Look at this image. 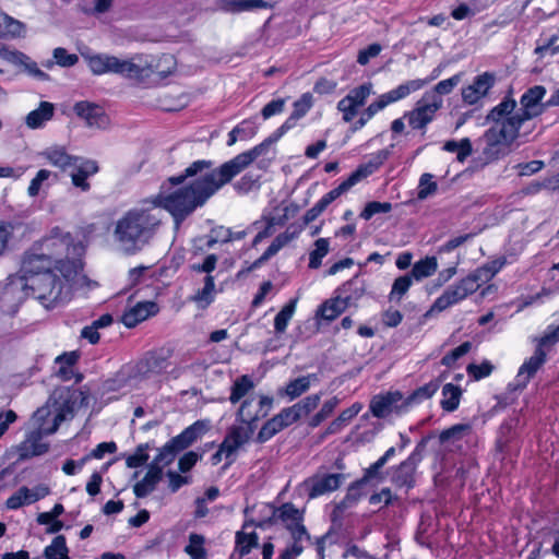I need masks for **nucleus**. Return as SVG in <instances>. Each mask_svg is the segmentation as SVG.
<instances>
[{
  "label": "nucleus",
  "mask_w": 559,
  "mask_h": 559,
  "mask_svg": "<svg viewBox=\"0 0 559 559\" xmlns=\"http://www.w3.org/2000/svg\"><path fill=\"white\" fill-rule=\"evenodd\" d=\"M204 538L198 534H191L189 537V544L186 546V552L192 559H204L205 549H204Z\"/></svg>",
  "instance_id": "nucleus-55"
},
{
  "label": "nucleus",
  "mask_w": 559,
  "mask_h": 559,
  "mask_svg": "<svg viewBox=\"0 0 559 559\" xmlns=\"http://www.w3.org/2000/svg\"><path fill=\"white\" fill-rule=\"evenodd\" d=\"M347 307L336 296L334 299L325 301L320 308L318 313L326 321H332L337 318Z\"/></svg>",
  "instance_id": "nucleus-50"
},
{
  "label": "nucleus",
  "mask_w": 559,
  "mask_h": 559,
  "mask_svg": "<svg viewBox=\"0 0 559 559\" xmlns=\"http://www.w3.org/2000/svg\"><path fill=\"white\" fill-rule=\"evenodd\" d=\"M495 78L492 74L485 72L477 75L473 83L462 90V99L467 105H475L484 98L488 91L492 87Z\"/></svg>",
  "instance_id": "nucleus-20"
},
{
  "label": "nucleus",
  "mask_w": 559,
  "mask_h": 559,
  "mask_svg": "<svg viewBox=\"0 0 559 559\" xmlns=\"http://www.w3.org/2000/svg\"><path fill=\"white\" fill-rule=\"evenodd\" d=\"M158 312V306L153 301L138 302L133 307L124 311L122 323L127 328H134L147 318Z\"/></svg>",
  "instance_id": "nucleus-27"
},
{
  "label": "nucleus",
  "mask_w": 559,
  "mask_h": 559,
  "mask_svg": "<svg viewBox=\"0 0 559 559\" xmlns=\"http://www.w3.org/2000/svg\"><path fill=\"white\" fill-rule=\"evenodd\" d=\"M312 381H318L316 373L296 378L289 381L286 384L284 391H280V393L287 395L289 400H295L309 390Z\"/></svg>",
  "instance_id": "nucleus-37"
},
{
  "label": "nucleus",
  "mask_w": 559,
  "mask_h": 559,
  "mask_svg": "<svg viewBox=\"0 0 559 559\" xmlns=\"http://www.w3.org/2000/svg\"><path fill=\"white\" fill-rule=\"evenodd\" d=\"M437 259L435 257H426L413 265L409 275L416 281H421L431 276L437 271Z\"/></svg>",
  "instance_id": "nucleus-40"
},
{
  "label": "nucleus",
  "mask_w": 559,
  "mask_h": 559,
  "mask_svg": "<svg viewBox=\"0 0 559 559\" xmlns=\"http://www.w3.org/2000/svg\"><path fill=\"white\" fill-rule=\"evenodd\" d=\"M392 210V204L390 202H379L371 201L368 202L360 213V217L369 221L373 215L380 213H389Z\"/></svg>",
  "instance_id": "nucleus-57"
},
{
  "label": "nucleus",
  "mask_w": 559,
  "mask_h": 559,
  "mask_svg": "<svg viewBox=\"0 0 559 559\" xmlns=\"http://www.w3.org/2000/svg\"><path fill=\"white\" fill-rule=\"evenodd\" d=\"M46 432L28 428L25 439L16 447L20 460H27L48 452L49 443L43 441Z\"/></svg>",
  "instance_id": "nucleus-17"
},
{
  "label": "nucleus",
  "mask_w": 559,
  "mask_h": 559,
  "mask_svg": "<svg viewBox=\"0 0 559 559\" xmlns=\"http://www.w3.org/2000/svg\"><path fill=\"white\" fill-rule=\"evenodd\" d=\"M277 142L276 139H274L273 135H270L267 139H265L262 143L254 146L252 150L247 152V166L262 157L260 160L261 164H264L265 162H269L271 159V147L272 145Z\"/></svg>",
  "instance_id": "nucleus-41"
},
{
  "label": "nucleus",
  "mask_w": 559,
  "mask_h": 559,
  "mask_svg": "<svg viewBox=\"0 0 559 559\" xmlns=\"http://www.w3.org/2000/svg\"><path fill=\"white\" fill-rule=\"evenodd\" d=\"M70 169H72L70 173L71 183L83 192H87L91 189L88 178L99 171L96 160L83 156H78Z\"/></svg>",
  "instance_id": "nucleus-16"
},
{
  "label": "nucleus",
  "mask_w": 559,
  "mask_h": 559,
  "mask_svg": "<svg viewBox=\"0 0 559 559\" xmlns=\"http://www.w3.org/2000/svg\"><path fill=\"white\" fill-rule=\"evenodd\" d=\"M302 231V226L290 225L287 229L277 235L272 243L267 247L260 260L265 261L275 255L282 248L288 245L292 240L296 239Z\"/></svg>",
  "instance_id": "nucleus-32"
},
{
  "label": "nucleus",
  "mask_w": 559,
  "mask_h": 559,
  "mask_svg": "<svg viewBox=\"0 0 559 559\" xmlns=\"http://www.w3.org/2000/svg\"><path fill=\"white\" fill-rule=\"evenodd\" d=\"M508 128H489L483 135L485 146L481 155L486 163L498 160L510 153V147L521 134H514L513 124L508 123Z\"/></svg>",
  "instance_id": "nucleus-4"
},
{
  "label": "nucleus",
  "mask_w": 559,
  "mask_h": 559,
  "mask_svg": "<svg viewBox=\"0 0 559 559\" xmlns=\"http://www.w3.org/2000/svg\"><path fill=\"white\" fill-rule=\"evenodd\" d=\"M152 75L157 74L160 79H164L173 73L176 67V60L171 55H162L160 57H155L152 55Z\"/></svg>",
  "instance_id": "nucleus-42"
},
{
  "label": "nucleus",
  "mask_w": 559,
  "mask_h": 559,
  "mask_svg": "<svg viewBox=\"0 0 559 559\" xmlns=\"http://www.w3.org/2000/svg\"><path fill=\"white\" fill-rule=\"evenodd\" d=\"M546 360V352L540 347H536L534 354L524 360L522 366L519 368L514 382L508 384V390L511 392L524 390L531 379L535 377L538 370L545 365Z\"/></svg>",
  "instance_id": "nucleus-12"
},
{
  "label": "nucleus",
  "mask_w": 559,
  "mask_h": 559,
  "mask_svg": "<svg viewBox=\"0 0 559 559\" xmlns=\"http://www.w3.org/2000/svg\"><path fill=\"white\" fill-rule=\"evenodd\" d=\"M471 430V425L468 424H456L452 427L443 430L439 435V440L441 443H444L449 440H460L463 436Z\"/></svg>",
  "instance_id": "nucleus-56"
},
{
  "label": "nucleus",
  "mask_w": 559,
  "mask_h": 559,
  "mask_svg": "<svg viewBox=\"0 0 559 559\" xmlns=\"http://www.w3.org/2000/svg\"><path fill=\"white\" fill-rule=\"evenodd\" d=\"M297 299L289 300L282 310L275 316L274 330L276 333H284L287 329L288 322L294 316L296 310Z\"/></svg>",
  "instance_id": "nucleus-45"
},
{
  "label": "nucleus",
  "mask_w": 559,
  "mask_h": 559,
  "mask_svg": "<svg viewBox=\"0 0 559 559\" xmlns=\"http://www.w3.org/2000/svg\"><path fill=\"white\" fill-rule=\"evenodd\" d=\"M330 242L326 238H319L314 242V249L309 253V267L318 269L322 259L329 253Z\"/></svg>",
  "instance_id": "nucleus-49"
},
{
  "label": "nucleus",
  "mask_w": 559,
  "mask_h": 559,
  "mask_svg": "<svg viewBox=\"0 0 559 559\" xmlns=\"http://www.w3.org/2000/svg\"><path fill=\"white\" fill-rule=\"evenodd\" d=\"M85 248L69 233L53 228L25 253L21 271L27 295L46 309L69 301L86 283L82 258Z\"/></svg>",
  "instance_id": "nucleus-1"
},
{
  "label": "nucleus",
  "mask_w": 559,
  "mask_h": 559,
  "mask_svg": "<svg viewBox=\"0 0 559 559\" xmlns=\"http://www.w3.org/2000/svg\"><path fill=\"white\" fill-rule=\"evenodd\" d=\"M73 109L74 112L91 128L104 130L110 124L109 117L98 105L88 102H79L74 105Z\"/></svg>",
  "instance_id": "nucleus-18"
},
{
  "label": "nucleus",
  "mask_w": 559,
  "mask_h": 559,
  "mask_svg": "<svg viewBox=\"0 0 559 559\" xmlns=\"http://www.w3.org/2000/svg\"><path fill=\"white\" fill-rule=\"evenodd\" d=\"M462 390L460 386L452 383H447L442 388L441 407L445 412H454L460 405Z\"/></svg>",
  "instance_id": "nucleus-38"
},
{
  "label": "nucleus",
  "mask_w": 559,
  "mask_h": 559,
  "mask_svg": "<svg viewBox=\"0 0 559 559\" xmlns=\"http://www.w3.org/2000/svg\"><path fill=\"white\" fill-rule=\"evenodd\" d=\"M342 479V474H324L307 479L304 485L308 491L309 498L313 499L336 490L341 486Z\"/></svg>",
  "instance_id": "nucleus-19"
},
{
  "label": "nucleus",
  "mask_w": 559,
  "mask_h": 559,
  "mask_svg": "<svg viewBox=\"0 0 559 559\" xmlns=\"http://www.w3.org/2000/svg\"><path fill=\"white\" fill-rule=\"evenodd\" d=\"M518 103L514 98L506 96L487 115L486 120L492 122L490 128H508L509 122L513 124L514 134H520L523 126L519 111H515Z\"/></svg>",
  "instance_id": "nucleus-8"
},
{
  "label": "nucleus",
  "mask_w": 559,
  "mask_h": 559,
  "mask_svg": "<svg viewBox=\"0 0 559 559\" xmlns=\"http://www.w3.org/2000/svg\"><path fill=\"white\" fill-rule=\"evenodd\" d=\"M38 156H40L47 164L60 169L61 171L70 169L78 157V155L70 154L63 145L59 144L46 147L38 153Z\"/></svg>",
  "instance_id": "nucleus-23"
},
{
  "label": "nucleus",
  "mask_w": 559,
  "mask_h": 559,
  "mask_svg": "<svg viewBox=\"0 0 559 559\" xmlns=\"http://www.w3.org/2000/svg\"><path fill=\"white\" fill-rule=\"evenodd\" d=\"M372 88V83L366 82L350 90L337 103V109L342 112L345 122H350L356 117L358 109L365 105L367 98L373 93Z\"/></svg>",
  "instance_id": "nucleus-10"
},
{
  "label": "nucleus",
  "mask_w": 559,
  "mask_h": 559,
  "mask_svg": "<svg viewBox=\"0 0 559 559\" xmlns=\"http://www.w3.org/2000/svg\"><path fill=\"white\" fill-rule=\"evenodd\" d=\"M338 299L348 308L357 306V302L366 293L365 281L358 276L344 283L337 290Z\"/></svg>",
  "instance_id": "nucleus-26"
},
{
  "label": "nucleus",
  "mask_w": 559,
  "mask_h": 559,
  "mask_svg": "<svg viewBox=\"0 0 559 559\" xmlns=\"http://www.w3.org/2000/svg\"><path fill=\"white\" fill-rule=\"evenodd\" d=\"M245 169V153L238 154L221 167L212 168L210 160H195L188 166L183 174L168 178L173 186L180 185L186 178L197 177L188 187H181L168 191L165 185L151 203L157 210L162 207L174 217L176 228L197 207L202 206L217 190L228 183L234 177Z\"/></svg>",
  "instance_id": "nucleus-2"
},
{
  "label": "nucleus",
  "mask_w": 559,
  "mask_h": 559,
  "mask_svg": "<svg viewBox=\"0 0 559 559\" xmlns=\"http://www.w3.org/2000/svg\"><path fill=\"white\" fill-rule=\"evenodd\" d=\"M412 284L413 278L409 274H405L395 278L389 295L390 301H401L403 296L408 292Z\"/></svg>",
  "instance_id": "nucleus-52"
},
{
  "label": "nucleus",
  "mask_w": 559,
  "mask_h": 559,
  "mask_svg": "<svg viewBox=\"0 0 559 559\" xmlns=\"http://www.w3.org/2000/svg\"><path fill=\"white\" fill-rule=\"evenodd\" d=\"M148 448L147 443L138 445L135 452L127 457V466L130 468H136L143 465L148 460Z\"/></svg>",
  "instance_id": "nucleus-61"
},
{
  "label": "nucleus",
  "mask_w": 559,
  "mask_h": 559,
  "mask_svg": "<svg viewBox=\"0 0 559 559\" xmlns=\"http://www.w3.org/2000/svg\"><path fill=\"white\" fill-rule=\"evenodd\" d=\"M209 421L198 420L174 437L171 444H176L177 449L182 451L201 438L209 430Z\"/></svg>",
  "instance_id": "nucleus-29"
},
{
  "label": "nucleus",
  "mask_w": 559,
  "mask_h": 559,
  "mask_svg": "<svg viewBox=\"0 0 559 559\" xmlns=\"http://www.w3.org/2000/svg\"><path fill=\"white\" fill-rule=\"evenodd\" d=\"M395 453L396 450L394 447L389 448L381 457H379L374 463H372L368 468H366L362 478L356 483V486H352L349 488L343 503L349 500H352L353 502L357 501L358 498L353 497V491L356 490L360 485L366 484L367 481L373 478L383 479V477L380 474V469L389 462V460H391L395 455Z\"/></svg>",
  "instance_id": "nucleus-25"
},
{
  "label": "nucleus",
  "mask_w": 559,
  "mask_h": 559,
  "mask_svg": "<svg viewBox=\"0 0 559 559\" xmlns=\"http://www.w3.org/2000/svg\"><path fill=\"white\" fill-rule=\"evenodd\" d=\"M472 348L471 342H464L453 350L444 355L441 359V364L447 367H452L462 356L466 355Z\"/></svg>",
  "instance_id": "nucleus-59"
},
{
  "label": "nucleus",
  "mask_w": 559,
  "mask_h": 559,
  "mask_svg": "<svg viewBox=\"0 0 559 559\" xmlns=\"http://www.w3.org/2000/svg\"><path fill=\"white\" fill-rule=\"evenodd\" d=\"M179 451L180 450L177 449L176 444H171L170 439L166 444H164L158 450V454L155 456L154 461L151 464H156L157 466H166L175 460V456Z\"/></svg>",
  "instance_id": "nucleus-54"
},
{
  "label": "nucleus",
  "mask_w": 559,
  "mask_h": 559,
  "mask_svg": "<svg viewBox=\"0 0 559 559\" xmlns=\"http://www.w3.org/2000/svg\"><path fill=\"white\" fill-rule=\"evenodd\" d=\"M281 428L284 429L300 419V414L297 412L295 405L283 408L277 415L274 416Z\"/></svg>",
  "instance_id": "nucleus-64"
},
{
  "label": "nucleus",
  "mask_w": 559,
  "mask_h": 559,
  "mask_svg": "<svg viewBox=\"0 0 559 559\" xmlns=\"http://www.w3.org/2000/svg\"><path fill=\"white\" fill-rule=\"evenodd\" d=\"M25 24L0 10V38H16L24 36Z\"/></svg>",
  "instance_id": "nucleus-36"
},
{
  "label": "nucleus",
  "mask_w": 559,
  "mask_h": 559,
  "mask_svg": "<svg viewBox=\"0 0 559 559\" xmlns=\"http://www.w3.org/2000/svg\"><path fill=\"white\" fill-rule=\"evenodd\" d=\"M55 114V106L49 102H40L39 106L28 112L25 123L29 129L43 128L47 121L51 120Z\"/></svg>",
  "instance_id": "nucleus-33"
},
{
  "label": "nucleus",
  "mask_w": 559,
  "mask_h": 559,
  "mask_svg": "<svg viewBox=\"0 0 559 559\" xmlns=\"http://www.w3.org/2000/svg\"><path fill=\"white\" fill-rule=\"evenodd\" d=\"M389 157L388 150H380L370 155L366 163L360 164L355 171L349 175L352 181L356 185L362 179L376 173Z\"/></svg>",
  "instance_id": "nucleus-28"
},
{
  "label": "nucleus",
  "mask_w": 559,
  "mask_h": 559,
  "mask_svg": "<svg viewBox=\"0 0 559 559\" xmlns=\"http://www.w3.org/2000/svg\"><path fill=\"white\" fill-rule=\"evenodd\" d=\"M216 289L214 277L212 275H206L204 277L203 288L195 293V295L192 297V300L198 305L199 308L204 309L214 301Z\"/></svg>",
  "instance_id": "nucleus-39"
},
{
  "label": "nucleus",
  "mask_w": 559,
  "mask_h": 559,
  "mask_svg": "<svg viewBox=\"0 0 559 559\" xmlns=\"http://www.w3.org/2000/svg\"><path fill=\"white\" fill-rule=\"evenodd\" d=\"M281 430L283 429L281 428V425L277 423V419L275 417H272L261 427L257 436V440L260 443L266 442Z\"/></svg>",
  "instance_id": "nucleus-60"
},
{
  "label": "nucleus",
  "mask_w": 559,
  "mask_h": 559,
  "mask_svg": "<svg viewBox=\"0 0 559 559\" xmlns=\"http://www.w3.org/2000/svg\"><path fill=\"white\" fill-rule=\"evenodd\" d=\"M443 150L450 153H456V159L459 162H464L473 151L472 143L467 138H464L461 141H447L443 145Z\"/></svg>",
  "instance_id": "nucleus-44"
},
{
  "label": "nucleus",
  "mask_w": 559,
  "mask_h": 559,
  "mask_svg": "<svg viewBox=\"0 0 559 559\" xmlns=\"http://www.w3.org/2000/svg\"><path fill=\"white\" fill-rule=\"evenodd\" d=\"M52 55L55 63L62 68L73 67L79 61V57L75 53H69L62 47L55 48Z\"/></svg>",
  "instance_id": "nucleus-63"
},
{
  "label": "nucleus",
  "mask_w": 559,
  "mask_h": 559,
  "mask_svg": "<svg viewBox=\"0 0 559 559\" xmlns=\"http://www.w3.org/2000/svg\"><path fill=\"white\" fill-rule=\"evenodd\" d=\"M52 176L56 177V175L51 170L46 168L39 169L29 182V186L27 188L28 197L36 198L45 187H48L47 181Z\"/></svg>",
  "instance_id": "nucleus-47"
},
{
  "label": "nucleus",
  "mask_w": 559,
  "mask_h": 559,
  "mask_svg": "<svg viewBox=\"0 0 559 559\" xmlns=\"http://www.w3.org/2000/svg\"><path fill=\"white\" fill-rule=\"evenodd\" d=\"M463 73H456L453 76L442 80L436 84L432 91L426 92L424 96L436 95L441 98L442 95L450 94L462 81Z\"/></svg>",
  "instance_id": "nucleus-51"
},
{
  "label": "nucleus",
  "mask_w": 559,
  "mask_h": 559,
  "mask_svg": "<svg viewBox=\"0 0 559 559\" xmlns=\"http://www.w3.org/2000/svg\"><path fill=\"white\" fill-rule=\"evenodd\" d=\"M62 420L63 416L60 413H52L48 406H43L32 416L28 428L52 435Z\"/></svg>",
  "instance_id": "nucleus-22"
},
{
  "label": "nucleus",
  "mask_w": 559,
  "mask_h": 559,
  "mask_svg": "<svg viewBox=\"0 0 559 559\" xmlns=\"http://www.w3.org/2000/svg\"><path fill=\"white\" fill-rule=\"evenodd\" d=\"M79 360V354L76 352H67L62 355H59L55 359V374L61 381H71L74 383H79L82 381L83 377L81 373L75 371V365Z\"/></svg>",
  "instance_id": "nucleus-24"
},
{
  "label": "nucleus",
  "mask_w": 559,
  "mask_h": 559,
  "mask_svg": "<svg viewBox=\"0 0 559 559\" xmlns=\"http://www.w3.org/2000/svg\"><path fill=\"white\" fill-rule=\"evenodd\" d=\"M95 75L119 74L120 58L108 53H82Z\"/></svg>",
  "instance_id": "nucleus-21"
},
{
  "label": "nucleus",
  "mask_w": 559,
  "mask_h": 559,
  "mask_svg": "<svg viewBox=\"0 0 559 559\" xmlns=\"http://www.w3.org/2000/svg\"><path fill=\"white\" fill-rule=\"evenodd\" d=\"M341 400L336 396L331 397L330 400H326L320 411L314 414L310 420H309V427L316 428L318 427L323 420H325L328 417H330L335 408L338 406Z\"/></svg>",
  "instance_id": "nucleus-48"
},
{
  "label": "nucleus",
  "mask_w": 559,
  "mask_h": 559,
  "mask_svg": "<svg viewBox=\"0 0 559 559\" xmlns=\"http://www.w3.org/2000/svg\"><path fill=\"white\" fill-rule=\"evenodd\" d=\"M275 521L281 522L286 530H289L304 522V511L296 508L293 503L286 502L273 511Z\"/></svg>",
  "instance_id": "nucleus-31"
},
{
  "label": "nucleus",
  "mask_w": 559,
  "mask_h": 559,
  "mask_svg": "<svg viewBox=\"0 0 559 559\" xmlns=\"http://www.w3.org/2000/svg\"><path fill=\"white\" fill-rule=\"evenodd\" d=\"M466 371L468 376H471L475 380H480L491 374V372L493 371V366L490 361L484 360L479 365L469 364L466 367Z\"/></svg>",
  "instance_id": "nucleus-62"
},
{
  "label": "nucleus",
  "mask_w": 559,
  "mask_h": 559,
  "mask_svg": "<svg viewBox=\"0 0 559 559\" xmlns=\"http://www.w3.org/2000/svg\"><path fill=\"white\" fill-rule=\"evenodd\" d=\"M245 444V426L243 420L233 425L218 450L211 456L212 465H217L224 462V468L230 466L238 457L241 447Z\"/></svg>",
  "instance_id": "nucleus-5"
},
{
  "label": "nucleus",
  "mask_w": 559,
  "mask_h": 559,
  "mask_svg": "<svg viewBox=\"0 0 559 559\" xmlns=\"http://www.w3.org/2000/svg\"><path fill=\"white\" fill-rule=\"evenodd\" d=\"M443 100L439 96H424L417 102L414 109L406 111L404 118L414 130H423L435 119L437 111L442 107Z\"/></svg>",
  "instance_id": "nucleus-7"
},
{
  "label": "nucleus",
  "mask_w": 559,
  "mask_h": 559,
  "mask_svg": "<svg viewBox=\"0 0 559 559\" xmlns=\"http://www.w3.org/2000/svg\"><path fill=\"white\" fill-rule=\"evenodd\" d=\"M68 552L64 536L58 535L52 539L51 544L45 548L44 556L46 559H70Z\"/></svg>",
  "instance_id": "nucleus-43"
},
{
  "label": "nucleus",
  "mask_w": 559,
  "mask_h": 559,
  "mask_svg": "<svg viewBox=\"0 0 559 559\" xmlns=\"http://www.w3.org/2000/svg\"><path fill=\"white\" fill-rule=\"evenodd\" d=\"M370 412L377 418H384L392 413L407 411L401 392H389L385 395L376 396L370 402Z\"/></svg>",
  "instance_id": "nucleus-15"
},
{
  "label": "nucleus",
  "mask_w": 559,
  "mask_h": 559,
  "mask_svg": "<svg viewBox=\"0 0 559 559\" xmlns=\"http://www.w3.org/2000/svg\"><path fill=\"white\" fill-rule=\"evenodd\" d=\"M321 401V394H311L299 401L298 403L294 404L297 412L300 414V418L302 416L309 415L312 411H314Z\"/></svg>",
  "instance_id": "nucleus-58"
},
{
  "label": "nucleus",
  "mask_w": 559,
  "mask_h": 559,
  "mask_svg": "<svg viewBox=\"0 0 559 559\" xmlns=\"http://www.w3.org/2000/svg\"><path fill=\"white\" fill-rule=\"evenodd\" d=\"M160 222V211L145 202L126 212L115 223L114 240L121 251L133 254L148 243Z\"/></svg>",
  "instance_id": "nucleus-3"
},
{
  "label": "nucleus",
  "mask_w": 559,
  "mask_h": 559,
  "mask_svg": "<svg viewBox=\"0 0 559 559\" xmlns=\"http://www.w3.org/2000/svg\"><path fill=\"white\" fill-rule=\"evenodd\" d=\"M432 178L433 176L429 173H425L420 176L417 192L418 200H426L436 193L438 185L432 180Z\"/></svg>",
  "instance_id": "nucleus-53"
},
{
  "label": "nucleus",
  "mask_w": 559,
  "mask_h": 559,
  "mask_svg": "<svg viewBox=\"0 0 559 559\" xmlns=\"http://www.w3.org/2000/svg\"><path fill=\"white\" fill-rule=\"evenodd\" d=\"M361 409L362 404L356 402L348 408L342 411L341 414L329 424L324 436L340 433L350 423V420L360 413Z\"/></svg>",
  "instance_id": "nucleus-34"
},
{
  "label": "nucleus",
  "mask_w": 559,
  "mask_h": 559,
  "mask_svg": "<svg viewBox=\"0 0 559 559\" xmlns=\"http://www.w3.org/2000/svg\"><path fill=\"white\" fill-rule=\"evenodd\" d=\"M440 383V379H435L414 390L406 399H404L405 407L408 409V407L420 404L424 401L432 397L439 390Z\"/></svg>",
  "instance_id": "nucleus-35"
},
{
  "label": "nucleus",
  "mask_w": 559,
  "mask_h": 559,
  "mask_svg": "<svg viewBox=\"0 0 559 559\" xmlns=\"http://www.w3.org/2000/svg\"><path fill=\"white\" fill-rule=\"evenodd\" d=\"M152 55L136 53L128 59H120L119 74L126 79L144 82L152 76Z\"/></svg>",
  "instance_id": "nucleus-11"
},
{
  "label": "nucleus",
  "mask_w": 559,
  "mask_h": 559,
  "mask_svg": "<svg viewBox=\"0 0 559 559\" xmlns=\"http://www.w3.org/2000/svg\"><path fill=\"white\" fill-rule=\"evenodd\" d=\"M429 437L423 438L409 456L401 462L391 471V481L399 488L405 487L407 490L415 486V472L424 457Z\"/></svg>",
  "instance_id": "nucleus-6"
},
{
  "label": "nucleus",
  "mask_w": 559,
  "mask_h": 559,
  "mask_svg": "<svg viewBox=\"0 0 559 559\" xmlns=\"http://www.w3.org/2000/svg\"><path fill=\"white\" fill-rule=\"evenodd\" d=\"M162 466L150 464L145 476L133 486V492L138 498L146 497L151 493L162 479Z\"/></svg>",
  "instance_id": "nucleus-30"
},
{
  "label": "nucleus",
  "mask_w": 559,
  "mask_h": 559,
  "mask_svg": "<svg viewBox=\"0 0 559 559\" xmlns=\"http://www.w3.org/2000/svg\"><path fill=\"white\" fill-rule=\"evenodd\" d=\"M15 493L21 498L23 503L26 506L45 498L49 493V488L45 485H38L32 489L26 486H23Z\"/></svg>",
  "instance_id": "nucleus-46"
},
{
  "label": "nucleus",
  "mask_w": 559,
  "mask_h": 559,
  "mask_svg": "<svg viewBox=\"0 0 559 559\" xmlns=\"http://www.w3.org/2000/svg\"><path fill=\"white\" fill-rule=\"evenodd\" d=\"M546 95V88L542 85H534L530 87L520 98V109L519 115L521 117V120L523 124L532 120L538 116H540L546 107H549L547 105V102L545 104L542 103V99Z\"/></svg>",
  "instance_id": "nucleus-13"
},
{
  "label": "nucleus",
  "mask_w": 559,
  "mask_h": 559,
  "mask_svg": "<svg viewBox=\"0 0 559 559\" xmlns=\"http://www.w3.org/2000/svg\"><path fill=\"white\" fill-rule=\"evenodd\" d=\"M425 85L426 82L421 79L411 80L400 84L397 87L380 95L377 100L372 102L366 108V115L373 117L388 105L406 98L411 93L421 90Z\"/></svg>",
  "instance_id": "nucleus-9"
},
{
  "label": "nucleus",
  "mask_w": 559,
  "mask_h": 559,
  "mask_svg": "<svg viewBox=\"0 0 559 559\" xmlns=\"http://www.w3.org/2000/svg\"><path fill=\"white\" fill-rule=\"evenodd\" d=\"M474 293L473 290V284L471 280L462 278L460 282H457L454 285L449 286L441 296H439L433 305L431 306L430 310L427 312V316L430 312H441L449 307L459 304L460 301L464 300L467 296L472 295Z\"/></svg>",
  "instance_id": "nucleus-14"
}]
</instances>
